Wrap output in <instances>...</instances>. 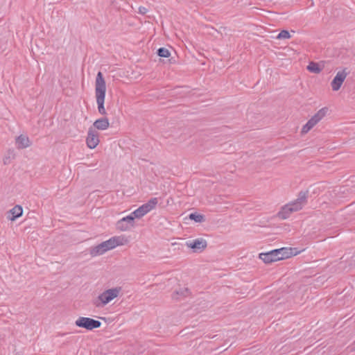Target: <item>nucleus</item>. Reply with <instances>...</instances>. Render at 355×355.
Listing matches in <instances>:
<instances>
[{"mask_svg":"<svg viewBox=\"0 0 355 355\" xmlns=\"http://www.w3.org/2000/svg\"><path fill=\"white\" fill-rule=\"evenodd\" d=\"M275 250H270L267 252L260 253L259 257L266 263H270L277 261V254H275Z\"/></svg>","mask_w":355,"mask_h":355,"instance_id":"13","label":"nucleus"},{"mask_svg":"<svg viewBox=\"0 0 355 355\" xmlns=\"http://www.w3.org/2000/svg\"><path fill=\"white\" fill-rule=\"evenodd\" d=\"M135 227V221L130 216H125L119 220L116 223V228L121 232H126Z\"/></svg>","mask_w":355,"mask_h":355,"instance_id":"11","label":"nucleus"},{"mask_svg":"<svg viewBox=\"0 0 355 355\" xmlns=\"http://www.w3.org/2000/svg\"><path fill=\"white\" fill-rule=\"evenodd\" d=\"M75 324L77 327L85 328L87 330H93L99 328L101 325L100 321L87 317L78 318L76 320Z\"/></svg>","mask_w":355,"mask_h":355,"instance_id":"6","label":"nucleus"},{"mask_svg":"<svg viewBox=\"0 0 355 355\" xmlns=\"http://www.w3.org/2000/svg\"><path fill=\"white\" fill-rule=\"evenodd\" d=\"M328 109L322 107L308 121L303 125L302 133L306 134L311 130L319 121H320L326 115Z\"/></svg>","mask_w":355,"mask_h":355,"instance_id":"5","label":"nucleus"},{"mask_svg":"<svg viewBox=\"0 0 355 355\" xmlns=\"http://www.w3.org/2000/svg\"><path fill=\"white\" fill-rule=\"evenodd\" d=\"M300 250H297L295 248H282L275 249V254H277L278 261L296 256L300 253Z\"/></svg>","mask_w":355,"mask_h":355,"instance_id":"8","label":"nucleus"},{"mask_svg":"<svg viewBox=\"0 0 355 355\" xmlns=\"http://www.w3.org/2000/svg\"><path fill=\"white\" fill-rule=\"evenodd\" d=\"M99 133L93 127H90L88 130L86 138V144L90 149L95 148L99 144Z\"/></svg>","mask_w":355,"mask_h":355,"instance_id":"10","label":"nucleus"},{"mask_svg":"<svg viewBox=\"0 0 355 355\" xmlns=\"http://www.w3.org/2000/svg\"><path fill=\"white\" fill-rule=\"evenodd\" d=\"M106 92V84L103 73L98 71L95 81V95L96 103L98 105V111L102 115L107 114L104 107L105 98Z\"/></svg>","mask_w":355,"mask_h":355,"instance_id":"3","label":"nucleus"},{"mask_svg":"<svg viewBox=\"0 0 355 355\" xmlns=\"http://www.w3.org/2000/svg\"><path fill=\"white\" fill-rule=\"evenodd\" d=\"M189 295V291L187 288H180L173 293L172 298L175 300H181Z\"/></svg>","mask_w":355,"mask_h":355,"instance_id":"17","label":"nucleus"},{"mask_svg":"<svg viewBox=\"0 0 355 355\" xmlns=\"http://www.w3.org/2000/svg\"><path fill=\"white\" fill-rule=\"evenodd\" d=\"M110 126L109 120L107 118H101L96 120L93 123V128L95 130H105Z\"/></svg>","mask_w":355,"mask_h":355,"instance_id":"15","label":"nucleus"},{"mask_svg":"<svg viewBox=\"0 0 355 355\" xmlns=\"http://www.w3.org/2000/svg\"><path fill=\"white\" fill-rule=\"evenodd\" d=\"M186 245L188 248L192 249L193 252L200 253L207 248V242L202 238H198L194 240L187 241Z\"/></svg>","mask_w":355,"mask_h":355,"instance_id":"9","label":"nucleus"},{"mask_svg":"<svg viewBox=\"0 0 355 355\" xmlns=\"http://www.w3.org/2000/svg\"><path fill=\"white\" fill-rule=\"evenodd\" d=\"M189 219L194 220L196 223H202L205 221V216L202 214L197 212L191 213L189 216Z\"/></svg>","mask_w":355,"mask_h":355,"instance_id":"18","label":"nucleus"},{"mask_svg":"<svg viewBox=\"0 0 355 355\" xmlns=\"http://www.w3.org/2000/svg\"><path fill=\"white\" fill-rule=\"evenodd\" d=\"M347 74L348 72L346 71V69L340 71L336 73V76L331 83V86L333 91H338L340 89Z\"/></svg>","mask_w":355,"mask_h":355,"instance_id":"12","label":"nucleus"},{"mask_svg":"<svg viewBox=\"0 0 355 355\" xmlns=\"http://www.w3.org/2000/svg\"><path fill=\"white\" fill-rule=\"evenodd\" d=\"M128 216H130L132 218V220L133 221H135V218H139V216H137V214H135V211H132L130 215H128Z\"/></svg>","mask_w":355,"mask_h":355,"instance_id":"23","label":"nucleus"},{"mask_svg":"<svg viewBox=\"0 0 355 355\" xmlns=\"http://www.w3.org/2000/svg\"><path fill=\"white\" fill-rule=\"evenodd\" d=\"M3 164L5 165L10 164V157H6L3 158Z\"/></svg>","mask_w":355,"mask_h":355,"instance_id":"24","label":"nucleus"},{"mask_svg":"<svg viewBox=\"0 0 355 355\" xmlns=\"http://www.w3.org/2000/svg\"><path fill=\"white\" fill-rule=\"evenodd\" d=\"M127 242L128 240L125 236H113L94 247L91 250L90 254L93 257L101 255L107 251L114 249L116 246L125 244Z\"/></svg>","mask_w":355,"mask_h":355,"instance_id":"2","label":"nucleus"},{"mask_svg":"<svg viewBox=\"0 0 355 355\" xmlns=\"http://www.w3.org/2000/svg\"><path fill=\"white\" fill-rule=\"evenodd\" d=\"M122 291V288L120 286L113 287L102 292L95 301L96 307H104L107 304L111 302L114 299L119 297Z\"/></svg>","mask_w":355,"mask_h":355,"instance_id":"4","label":"nucleus"},{"mask_svg":"<svg viewBox=\"0 0 355 355\" xmlns=\"http://www.w3.org/2000/svg\"><path fill=\"white\" fill-rule=\"evenodd\" d=\"M148 12V9L145 7H143V6H140L139 8V12L140 14H142V15H144L146 14V12Z\"/></svg>","mask_w":355,"mask_h":355,"instance_id":"22","label":"nucleus"},{"mask_svg":"<svg viewBox=\"0 0 355 355\" xmlns=\"http://www.w3.org/2000/svg\"><path fill=\"white\" fill-rule=\"evenodd\" d=\"M306 202L307 193L306 192H300L296 200L282 207L281 210L278 212V217L283 220L287 219L293 212L301 210Z\"/></svg>","mask_w":355,"mask_h":355,"instance_id":"1","label":"nucleus"},{"mask_svg":"<svg viewBox=\"0 0 355 355\" xmlns=\"http://www.w3.org/2000/svg\"><path fill=\"white\" fill-rule=\"evenodd\" d=\"M31 145V141L26 135H21L16 138V146L19 149L28 148Z\"/></svg>","mask_w":355,"mask_h":355,"instance_id":"14","label":"nucleus"},{"mask_svg":"<svg viewBox=\"0 0 355 355\" xmlns=\"http://www.w3.org/2000/svg\"><path fill=\"white\" fill-rule=\"evenodd\" d=\"M158 203L157 198H150L146 203L143 204L135 210V214L139 216V218L153 210Z\"/></svg>","mask_w":355,"mask_h":355,"instance_id":"7","label":"nucleus"},{"mask_svg":"<svg viewBox=\"0 0 355 355\" xmlns=\"http://www.w3.org/2000/svg\"><path fill=\"white\" fill-rule=\"evenodd\" d=\"M307 69L309 71L313 72V73H320V69L319 68L318 65L316 63L311 62L309 66L307 67Z\"/></svg>","mask_w":355,"mask_h":355,"instance_id":"21","label":"nucleus"},{"mask_svg":"<svg viewBox=\"0 0 355 355\" xmlns=\"http://www.w3.org/2000/svg\"><path fill=\"white\" fill-rule=\"evenodd\" d=\"M23 209L20 205H16L9 211L8 219L14 221L22 215Z\"/></svg>","mask_w":355,"mask_h":355,"instance_id":"16","label":"nucleus"},{"mask_svg":"<svg viewBox=\"0 0 355 355\" xmlns=\"http://www.w3.org/2000/svg\"><path fill=\"white\" fill-rule=\"evenodd\" d=\"M291 34L289 32L286 30L282 31L277 36V39L278 40H284V39H289L291 37Z\"/></svg>","mask_w":355,"mask_h":355,"instance_id":"20","label":"nucleus"},{"mask_svg":"<svg viewBox=\"0 0 355 355\" xmlns=\"http://www.w3.org/2000/svg\"><path fill=\"white\" fill-rule=\"evenodd\" d=\"M157 54L162 58H168L171 55L169 51L166 48H159L157 51Z\"/></svg>","mask_w":355,"mask_h":355,"instance_id":"19","label":"nucleus"}]
</instances>
